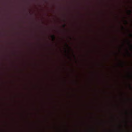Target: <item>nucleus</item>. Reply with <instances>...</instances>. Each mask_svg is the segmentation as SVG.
Returning a JSON list of instances; mask_svg holds the SVG:
<instances>
[{"label": "nucleus", "mask_w": 132, "mask_h": 132, "mask_svg": "<svg viewBox=\"0 0 132 132\" xmlns=\"http://www.w3.org/2000/svg\"><path fill=\"white\" fill-rule=\"evenodd\" d=\"M51 37L53 40H54L55 38V36L54 35H51Z\"/></svg>", "instance_id": "f257e3e1"}, {"label": "nucleus", "mask_w": 132, "mask_h": 132, "mask_svg": "<svg viewBox=\"0 0 132 132\" xmlns=\"http://www.w3.org/2000/svg\"><path fill=\"white\" fill-rule=\"evenodd\" d=\"M129 43L130 44V49L131 50H132V45L131 44H130V42H129Z\"/></svg>", "instance_id": "f03ea898"}, {"label": "nucleus", "mask_w": 132, "mask_h": 132, "mask_svg": "<svg viewBox=\"0 0 132 132\" xmlns=\"http://www.w3.org/2000/svg\"><path fill=\"white\" fill-rule=\"evenodd\" d=\"M129 12L130 14H131V10H129Z\"/></svg>", "instance_id": "7ed1b4c3"}, {"label": "nucleus", "mask_w": 132, "mask_h": 132, "mask_svg": "<svg viewBox=\"0 0 132 132\" xmlns=\"http://www.w3.org/2000/svg\"><path fill=\"white\" fill-rule=\"evenodd\" d=\"M63 27L65 28V24H64V25H63Z\"/></svg>", "instance_id": "20e7f679"}, {"label": "nucleus", "mask_w": 132, "mask_h": 132, "mask_svg": "<svg viewBox=\"0 0 132 132\" xmlns=\"http://www.w3.org/2000/svg\"><path fill=\"white\" fill-rule=\"evenodd\" d=\"M129 35L131 37H132V34H129Z\"/></svg>", "instance_id": "39448f33"}, {"label": "nucleus", "mask_w": 132, "mask_h": 132, "mask_svg": "<svg viewBox=\"0 0 132 132\" xmlns=\"http://www.w3.org/2000/svg\"><path fill=\"white\" fill-rule=\"evenodd\" d=\"M66 45L67 46V47H69V45H68V44H66Z\"/></svg>", "instance_id": "423d86ee"}, {"label": "nucleus", "mask_w": 132, "mask_h": 132, "mask_svg": "<svg viewBox=\"0 0 132 132\" xmlns=\"http://www.w3.org/2000/svg\"><path fill=\"white\" fill-rule=\"evenodd\" d=\"M131 77H132V73H131Z\"/></svg>", "instance_id": "0eeeda50"}, {"label": "nucleus", "mask_w": 132, "mask_h": 132, "mask_svg": "<svg viewBox=\"0 0 132 132\" xmlns=\"http://www.w3.org/2000/svg\"><path fill=\"white\" fill-rule=\"evenodd\" d=\"M125 21V22H126V23H127V21Z\"/></svg>", "instance_id": "6e6552de"}, {"label": "nucleus", "mask_w": 132, "mask_h": 132, "mask_svg": "<svg viewBox=\"0 0 132 132\" xmlns=\"http://www.w3.org/2000/svg\"><path fill=\"white\" fill-rule=\"evenodd\" d=\"M130 87L131 88H131V86H130Z\"/></svg>", "instance_id": "1a4fd4ad"}, {"label": "nucleus", "mask_w": 132, "mask_h": 132, "mask_svg": "<svg viewBox=\"0 0 132 132\" xmlns=\"http://www.w3.org/2000/svg\"><path fill=\"white\" fill-rule=\"evenodd\" d=\"M122 28L123 29V28H124L123 27H122Z\"/></svg>", "instance_id": "9d476101"}, {"label": "nucleus", "mask_w": 132, "mask_h": 132, "mask_svg": "<svg viewBox=\"0 0 132 132\" xmlns=\"http://www.w3.org/2000/svg\"><path fill=\"white\" fill-rule=\"evenodd\" d=\"M128 54H129V52H128Z\"/></svg>", "instance_id": "9b49d317"}]
</instances>
